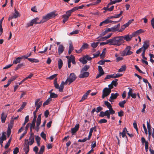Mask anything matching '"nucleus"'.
Here are the masks:
<instances>
[{"label": "nucleus", "instance_id": "nucleus-9", "mask_svg": "<svg viewBox=\"0 0 154 154\" xmlns=\"http://www.w3.org/2000/svg\"><path fill=\"white\" fill-rule=\"evenodd\" d=\"M98 69L99 73L97 74V76L96 77V79H98L104 74V72L103 71L101 66H98Z\"/></svg>", "mask_w": 154, "mask_h": 154}, {"label": "nucleus", "instance_id": "nucleus-21", "mask_svg": "<svg viewBox=\"0 0 154 154\" xmlns=\"http://www.w3.org/2000/svg\"><path fill=\"white\" fill-rule=\"evenodd\" d=\"M36 119L35 117H34L32 123L30 124V129L31 132L32 131V129L34 128L35 127Z\"/></svg>", "mask_w": 154, "mask_h": 154}, {"label": "nucleus", "instance_id": "nucleus-30", "mask_svg": "<svg viewBox=\"0 0 154 154\" xmlns=\"http://www.w3.org/2000/svg\"><path fill=\"white\" fill-rule=\"evenodd\" d=\"M54 84L55 87L57 89H59L60 91V87L58 84L57 82V79H55L54 81Z\"/></svg>", "mask_w": 154, "mask_h": 154}, {"label": "nucleus", "instance_id": "nucleus-42", "mask_svg": "<svg viewBox=\"0 0 154 154\" xmlns=\"http://www.w3.org/2000/svg\"><path fill=\"white\" fill-rule=\"evenodd\" d=\"M63 23H64L68 20L69 17L65 16V15H63Z\"/></svg>", "mask_w": 154, "mask_h": 154}, {"label": "nucleus", "instance_id": "nucleus-19", "mask_svg": "<svg viewBox=\"0 0 154 154\" xmlns=\"http://www.w3.org/2000/svg\"><path fill=\"white\" fill-rule=\"evenodd\" d=\"M149 46V42L148 41H146L144 42L143 45L142 47L143 50H146L147 49Z\"/></svg>", "mask_w": 154, "mask_h": 154}, {"label": "nucleus", "instance_id": "nucleus-4", "mask_svg": "<svg viewBox=\"0 0 154 154\" xmlns=\"http://www.w3.org/2000/svg\"><path fill=\"white\" fill-rule=\"evenodd\" d=\"M32 133L30 134L29 140L25 139L24 141V143L28 144L29 145H32L34 142V137Z\"/></svg>", "mask_w": 154, "mask_h": 154}, {"label": "nucleus", "instance_id": "nucleus-56", "mask_svg": "<svg viewBox=\"0 0 154 154\" xmlns=\"http://www.w3.org/2000/svg\"><path fill=\"white\" fill-rule=\"evenodd\" d=\"M144 31L142 29H140L136 31V33H137L138 35H139L140 33L144 32Z\"/></svg>", "mask_w": 154, "mask_h": 154}, {"label": "nucleus", "instance_id": "nucleus-48", "mask_svg": "<svg viewBox=\"0 0 154 154\" xmlns=\"http://www.w3.org/2000/svg\"><path fill=\"white\" fill-rule=\"evenodd\" d=\"M45 146H41L38 154H42L44 150Z\"/></svg>", "mask_w": 154, "mask_h": 154}, {"label": "nucleus", "instance_id": "nucleus-25", "mask_svg": "<svg viewBox=\"0 0 154 154\" xmlns=\"http://www.w3.org/2000/svg\"><path fill=\"white\" fill-rule=\"evenodd\" d=\"M22 57H18L14 60L13 62V64H16L20 63L21 62V60L22 59Z\"/></svg>", "mask_w": 154, "mask_h": 154}, {"label": "nucleus", "instance_id": "nucleus-23", "mask_svg": "<svg viewBox=\"0 0 154 154\" xmlns=\"http://www.w3.org/2000/svg\"><path fill=\"white\" fill-rule=\"evenodd\" d=\"M120 26V25L119 24L117 25H116L113 27H111L112 29V32H115L119 30Z\"/></svg>", "mask_w": 154, "mask_h": 154}, {"label": "nucleus", "instance_id": "nucleus-16", "mask_svg": "<svg viewBox=\"0 0 154 154\" xmlns=\"http://www.w3.org/2000/svg\"><path fill=\"white\" fill-rule=\"evenodd\" d=\"M65 48L63 45H59L58 48V51L59 55L62 53L64 50Z\"/></svg>", "mask_w": 154, "mask_h": 154}, {"label": "nucleus", "instance_id": "nucleus-40", "mask_svg": "<svg viewBox=\"0 0 154 154\" xmlns=\"http://www.w3.org/2000/svg\"><path fill=\"white\" fill-rule=\"evenodd\" d=\"M99 42H93L91 44V46L94 48H96L98 46Z\"/></svg>", "mask_w": 154, "mask_h": 154}, {"label": "nucleus", "instance_id": "nucleus-26", "mask_svg": "<svg viewBox=\"0 0 154 154\" xmlns=\"http://www.w3.org/2000/svg\"><path fill=\"white\" fill-rule=\"evenodd\" d=\"M23 149L25 151L26 154H27L29 151V146L28 144H25Z\"/></svg>", "mask_w": 154, "mask_h": 154}, {"label": "nucleus", "instance_id": "nucleus-62", "mask_svg": "<svg viewBox=\"0 0 154 154\" xmlns=\"http://www.w3.org/2000/svg\"><path fill=\"white\" fill-rule=\"evenodd\" d=\"M18 77V76L17 75H14L11 78H10L9 79L11 80V82L15 80Z\"/></svg>", "mask_w": 154, "mask_h": 154}, {"label": "nucleus", "instance_id": "nucleus-43", "mask_svg": "<svg viewBox=\"0 0 154 154\" xmlns=\"http://www.w3.org/2000/svg\"><path fill=\"white\" fill-rule=\"evenodd\" d=\"M88 97L87 94H85L82 97L81 100H80V102H81L85 100Z\"/></svg>", "mask_w": 154, "mask_h": 154}, {"label": "nucleus", "instance_id": "nucleus-59", "mask_svg": "<svg viewBox=\"0 0 154 154\" xmlns=\"http://www.w3.org/2000/svg\"><path fill=\"white\" fill-rule=\"evenodd\" d=\"M19 152V149L17 147H16L14 150L13 154H17Z\"/></svg>", "mask_w": 154, "mask_h": 154}, {"label": "nucleus", "instance_id": "nucleus-32", "mask_svg": "<svg viewBox=\"0 0 154 154\" xmlns=\"http://www.w3.org/2000/svg\"><path fill=\"white\" fill-rule=\"evenodd\" d=\"M89 45L86 43H84L81 47V48L82 49V51L83 50L87 48H88Z\"/></svg>", "mask_w": 154, "mask_h": 154}, {"label": "nucleus", "instance_id": "nucleus-60", "mask_svg": "<svg viewBox=\"0 0 154 154\" xmlns=\"http://www.w3.org/2000/svg\"><path fill=\"white\" fill-rule=\"evenodd\" d=\"M134 67L139 72L141 73H143V72L139 69L137 65H135Z\"/></svg>", "mask_w": 154, "mask_h": 154}, {"label": "nucleus", "instance_id": "nucleus-27", "mask_svg": "<svg viewBox=\"0 0 154 154\" xmlns=\"http://www.w3.org/2000/svg\"><path fill=\"white\" fill-rule=\"evenodd\" d=\"M14 11L15 13L13 14L12 16L14 18H16L20 16V14L16 9H14Z\"/></svg>", "mask_w": 154, "mask_h": 154}, {"label": "nucleus", "instance_id": "nucleus-49", "mask_svg": "<svg viewBox=\"0 0 154 154\" xmlns=\"http://www.w3.org/2000/svg\"><path fill=\"white\" fill-rule=\"evenodd\" d=\"M0 138L5 140L6 139V137L5 135V133L4 132H3L2 133V136Z\"/></svg>", "mask_w": 154, "mask_h": 154}, {"label": "nucleus", "instance_id": "nucleus-63", "mask_svg": "<svg viewBox=\"0 0 154 154\" xmlns=\"http://www.w3.org/2000/svg\"><path fill=\"white\" fill-rule=\"evenodd\" d=\"M103 109L102 107L99 106L97 108L96 112L97 113L100 112Z\"/></svg>", "mask_w": 154, "mask_h": 154}, {"label": "nucleus", "instance_id": "nucleus-39", "mask_svg": "<svg viewBox=\"0 0 154 154\" xmlns=\"http://www.w3.org/2000/svg\"><path fill=\"white\" fill-rule=\"evenodd\" d=\"M73 12V11H72V10L71 9L67 11L66 12V14H65L64 15L69 17L71 15V13Z\"/></svg>", "mask_w": 154, "mask_h": 154}, {"label": "nucleus", "instance_id": "nucleus-5", "mask_svg": "<svg viewBox=\"0 0 154 154\" xmlns=\"http://www.w3.org/2000/svg\"><path fill=\"white\" fill-rule=\"evenodd\" d=\"M114 113H111L110 111L108 110H107L104 112L103 111L100 112L99 114V116L101 117H103L104 116H106L107 118L109 119L110 118V114L112 115Z\"/></svg>", "mask_w": 154, "mask_h": 154}, {"label": "nucleus", "instance_id": "nucleus-41", "mask_svg": "<svg viewBox=\"0 0 154 154\" xmlns=\"http://www.w3.org/2000/svg\"><path fill=\"white\" fill-rule=\"evenodd\" d=\"M118 81V79H115L114 80L112 81L111 83V84L112 85H114L115 86H116L118 85V82H117Z\"/></svg>", "mask_w": 154, "mask_h": 154}, {"label": "nucleus", "instance_id": "nucleus-3", "mask_svg": "<svg viewBox=\"0 0 154 154\" xmlns=\"http://www.w3.org/2000/svg\"><path fill=\"white\" fill-rule=\"evenodd\" d=\"M77 77L74 73H71L70 74L69 77H68L66 80L65 81L66 82H68L69 84L70 85L71 83L74 81L76 79Z\"/></svg>", "mask_w": 154, "mask_h": 154}, {"label": "nucleus", "instance_id": "nucleus-31", "mask_svg": "<svg viewBox=\"0 0 154 154\" xmlns=\"http://www.w3.org/2000/svg\"><path fill=\"white\" fill-rule=\"evenodd\" d=\"M90 66L88 65H85L81 69L80 72H87L88 69L89 68Z\"/></svg>", "mask_w": 154, "mask_h": 154}, {"label": "nucleus", "instance_id": "nucleus-22", "mask_svg": "<svg viewBox=\"0 0 154 154\" xmlns=\"http://www.w3.org/2000/svg\"><path fill=\"white\" fill-rule=\"evenodd\" d=\"M41 114H39L37 118V121H36V126L38 128V127L40 125L41 122Z\"/></svg>", "mask_w": 154, "mask_h": 154}, {"label": "nucleus", "instance_id": "nucleus-52", "mask_svg": "<svg viewBox=\"0 0 154 154\" xmlns=\"http://www.w3.org/2000/svg\"><path fill=\"white\" fill-rule=\"evenodd\" d=\"M96 126H94V127H92L90 129L89 132L92 133L93 131L96 132L97 131V130L96 129Z\"/></svg>", "mask_w": 154, "mask_h": 154}, {"label": "nucleus", "instance_id": "nucleus-38", "mask_svg": "<svg viewBox=\"0 0 154 154\" xmlns=\"http://www.w3.org/2000/svg\"><path fill=\"white\" fill-rule=\"evenodd\" d=\"M126 102L127 100H124L120 102L119 105L121 107L123 108L124 107V104L126 103Z\"/></svg>", "mask_w": 154, "mask_h": 154}, {"label": "nucleus", "instance_id": "nucleus-55", "mask_svg": "<svg viewBox=\"0 0 154 154\" xmlns=\"http://www.w3.org/2000/svg\"><path fill=\"white\" fill-rule=\"evenodd\" d=\"M145 143V149L146 151L147 152L148 151V142L147 141H146Z\"/></svg>", "mask_w": 154, "mask_h": 154}, {"label": "nucleus", "instance_id": "nucleus-28", "mask_svg": "<svg viewBox=\"0 0 154 154\" xmlns=\"http://www.w3.org/2000/svg\"><path fill=\"white\" fill-rule=\"evenodd\" d=\"M126 131H127V130L126 128H124L123 129L122 132H120L119 134V135H121V134L122 137H124L125 136H126H126Z\"/></svg>", "mask_w": 154, "mask_h": 154}, {"label": "nucleus", "instance_id": "nucleus-24", "mask_svg": "<svg viewBox=\"0 0 154 154\" xmlns=\"http://www.w3.org/2000/svg\"><path fill=\"white\" fill-rule=\"evenodd\" d=\"M7 116L6 114L4 112H2L1 115L2 122L3 123L5 122Z\"/></svg>", "mask_w": 154, "mask_h": 154}, {"label": "nucleus", "instance_id": "nucleus-11", "mask_svg": "<svg viewBox=\"0 0 154 154\" xmlns=\"http://www.w3.org/2000/svg\"><path fill=\"white\" fill-rule=\"evenodd\" d=\"M40 101V99L38 98L35 101V106L37 109H39L42 105V102Z\"/></svg>", "mask_w": 154, "mask_h": 154}, {"label": "nucleus", "instance_id": "nucleus-12", "mask_svg": "<svg viewBox=\"0 0 154 154\" xmlns=\"http://www.w3.org/2000/svg\"><path fill=\"white\" fill-rule=\"evenodd\" d=\"M123 44L125 42L124 40H125L127 42L130 41L132 38L131 35H128L125 36H121Z\"/></svg>", "mask_w": 154, "mask_h": 154}, {"label": "nucleus", "instance_id": "nucleus-10", "mask_svg": "<svg viewBox=\"0 0 154 154\" xmlns=\"http://www.w3.org/2000/svg\"><path fill=\"white\" fill-rule=\"evenodd\" d=\"M104 104L109 109V111H110L111 113H115V111L113 110L112 108V106L110 103L107 101H104Z\"/></svg>", "mask_w": 154, "mask_h": 154}, {"label": "nucleus", "instance_id": "nucleus-29", "mask_svg": "<svg viewBox=\"0 0 154 154\" xmlns=\"http://www.w3.org/2000/svg\"><path fill=\"white\" fill-rule=\"evenodd\" d=\"M107 44H109L110 45H111L110 39L107 40L106 42H102L100 43V45H106Z\"/></svg>", "mask_w": 154, "mask_h": 154}, {"label": "nucleus", "instance_id": "nucleus-61", "mask_svg": "<svg viewBox=\"0 0 154 154\" xmlns=\"http://www.w3.org/2000/svg\"><path fill=\"white\" fill-rule=\"evenodd\" d=\"M118 114L119 116L122 117L124 115V112L122 110H121L118 112Z\"/></svg>", "mask_w": 154, "mask_h": 154}, {"label": "nucleus", "instance_id": "nucleus-57", "mask_svg": "<svg viewBox=\"0 0 154 154\" xmlns=\"http://www.w3.org/2000/svg\"><path fill=\"white\" fill-rule=\"evenodd\" d=\"M41 136L42 138L44 140H46V134L43 132H42L41 134Z\"/></svg>", "mask_w": 154, "mask_h": 154}, {"label": "nucleus", "instance_id": "nucleus-17", "mask_svg": "<svg viewBox=\"0 0 154 154\" xmlns=\"http://www.w3.org/2000/svg\"><path fill=\"white\" fill-rule=\"evenodd\" d=\"M79 126L80 125L79 124H77L74 128H71V131L72 133L74 134L78 130Z\"/></svg>", "mask_w": 154, "mask_h": 154}, {"label": "nucleus", "instance_id": "nucleus-15", "mask_svg": "<svg viewBox=\"0 0 154 154\" xmlns=\"http://www.w3.org/2000/svg\"><path fill=\"white\" fill-rule=\"evenodd\" d=\"M150 120H149V121H147L146 122L147 128L148 131V137L149 138H150L152 134L151 126L150 124Z\"/></svg>", "mask_w": 154, "mask_h": 154}, {"label": "nucleus", "instance_id": "nucleus-51", "mask_svg": "<svg viewBox=\"0 0 154 154\" xmlns=\"http://www.w3.org/2000/svg\"><path fill=\"white\" fill-rule=\"evenodd\" d=\"M133 125L134 128L136 129L137 131H138V129L137 128V123L136 121H134L133 123Z\"/></svg>", "mask_w": 154, "mask_h": 154}, {"label": "nucleus", "instance_id": "nucleus-50", "mask_svg": "<svg viewBox=\"0 0 154 154\" xmlns=\"http://www.w3.org/2000/svg\"><path fill=\"white\" fill-rule=\"evenodd\" d=\"M50 97L51 98H55L57 97V95L53 93L50 94Z\"/></svg>", "mask_w": 154, "mask_h": 154}, {"label": "nucleus", "instance_id": "nucleus-64", "mask_svg": "<svg viewBox=\"0 0 154 154\" xmlns=\"http://www.w3.org/2000/svg\"><path fill=\"white\" fill-rule=\"evenodd\" d=\"M151 24L152 28L154 29V18H153L151 20Z\"/></svg>", "mask_w": 154, "mask_h": 154}, {"label": "nucleus", "instance_id": "nucleus-7", "mask_svg": "<svg viewBox=\"0 0 154 154\" xmlns=\"http://www.w3.org/2000/svg\"><path fill=\"white\" fill-rule=\"evenodd\" d=\"M122 17L119 20L117 21H112L111 20H109L107 18L104 21H102V22H101L99 25L100 26H101L103 25H105L107 24H108L109 23H110L112 22H114L115 23H117L118 22H119L121 21L122 19Z\"/></svg>", "mask_w": 154, "mask_h": 154}, {"label": "nucleus", "instance_id": "nucleus-54", "mask_svg": "<svg viewBox=\"0 0 154 154\" xmlns=\"http://www.w3.org/2000/svg\"><path fill=\"white\" fill-rule=\"evenodd\" d=\"M100 54V52L99 51H97L96 54H93L94 57H93V58H94L95 57H97L99 56Z\"/></svg>", "mask_w": 154, "mask_h": 154}, {"label": "nucleus", "instance_id": "nucleus-2", "mask_svg": "<svg viewBox=\"0 0 154 154\" xmlns=\"http://www.w3.org/2000/svg\"><path fill=\"white\" fill-rule=\"evenodd\" d=\"M56 15L54 12H50L42 17V19L40 21V23H43L50 19L54 17Z\"/></svg>", "mask_w": 154, "mask_h": 154}, {"label": "nucleus", "instance_id": "nucleus-36", "mask_svg": "<svg viewBox=\"0 0 154 154\" xmlns=\"http://www.w3.org/2000/svg\"><path fill=\"white\" fill-rule=\"evenodd\" d=\"M58 66L59 69H60L62 66L63 62L61 59H60L58 61Z\"/></svg>", "mask_w": 154, "mask_h": 154}, {"label": "nucleus", "instance_id": "nucleus-37", "mask_svg": "<svg viewBox=\"0 0 154 154\" xmlns=\"http://www.w3.org/2000/svg\"><path fill=\"white\" fill-rule=\"evenodd\" d=\"M28 60L32 63H38L39 61L38 59L35 58H30V59H28Z\"/></svg>", "mask_w": 154, "mask_h": 154}, {"label": "nucleus", "instance_id": "nucleus-34", "mask_svg": "<svg viewBox=\"0 0 154 154\" xmlns=\"http://www.w3.org/2000/svg\"><path fill=\"white\" fill-rule=\"evenodd\" d=\"M80 61L83 64H85L87 62V61L85 56L80 59Z\"/></svg>", "mask_w": 154, "mask_h": 154}, {"label": "nucleus", "instance_id": "nucleus-6", "mask_svg": "<svg viewBox=\"0 0 154 154\" xmlns=\"http://www.w3.org/2000/svg\"><path fill=\"white\" fill-rule=\"evenodd\" d=\"M111 92V90L108 88H105L102 91V98L103 99L109 95Z\"/></svg>", "mask_w": 154, "mask_h": 154}, {"label": "nucleus", "instance_id": "nucleus-58", "mask_svg": "<svg viewBox=\"0 0 154 154\" xmlns=\"http://www.w3.org/2000/svg\"><path fill=\"white\" fill-rule=\"evenodd\" d=\"M57 75V74H54L48 78V79L50 80H52Z\"/></svg>", "mask_w": 154, "mask_h": 154}, {"label": "nucleus", "instance_id": "nucleus-14", "mask_svg": "<svg viewBox=\"0 0 154 154\" xmlns=\"http://www.w3.org/2000/svg\"><path fill=\"white\" fill-rule=\"evenodd\" d=\"M119 95V94L117 93H112L111 96L110 97L109 100L111 102H113V100L115 99Z\"/></svg>", "mask_w": 154, "mask_h": 154}, {"label": "nucleus", "instance_id": "nucleus-53", "mask_svg": "<svg viewBox=\"0 0 154 154\" xmlns=\"http://www.w3.org/2000/svg\"><path fill=\"white\" fill-rule=\"evenodd\" d=\"M74 48L72 44V43H70L69 44V50L72 51L73 50Z\"/></svg>", "mask_w": 154, "mask_h": 154}, {"label": "nucleus", "instance_id": "nucleus-8", "mask_svg": "<svg viewBox=\"0 0 154 154\" xmlns=\"http://www.w3.org/2000/svg\"><path fill=\"white\" fill-rule=\"evenodd\" d=\"M39 18L38 17H36L33 20H32L29 23H27L26 25L27 27H29L31 26H32L34 24H40V21H38V20Z\"/></svg>", "mask_w": 154, "mask_h": 154}, {"label": "nucleus", "instance_id": "nucleus-45", "mask_svg": "<svg viewBox=\"0 0 154 154\" xmlns=\"http://www.w3.org/2000/svg\"><path fill=\"white\" fill-rule=\"evenodd\" d=\"M11 140V138L9 139L7 143L5 145V148L6 149H7L9 146Z\"/></svg>", "mask_w": 154, "mask_h": 154}, {"label": "nucleus", "instance_id": "nucleus-47", "mask_svg": "<svg viewBox=\"0 0 154 154\" xmlns=\"http://www.w3.org/2000/svg\"><path fill=\"white\" fill-rule=\"evenodd\" d=\"M123 11H121L119 14H115L114 15V18H118L123 13Z\"/></svg>", "mask_w": 154, "mask_h": 154}, {"label": "nucleus", "instance_id": "nucleus-20", "mask_svg": "<svg viewBox=\"0 0 154 154\" xmlns=\"http://www.w3.org/2000/svg\"><path fill=\"white\" fill-rule=\"evenodd\" d=\"M112 35V33H110L108 35H107L106 36H104L103 37H100V38L98 40L99 41H104V40H106V39L109 38Z\"/></svg>", "mask_w": 154, "mask_h": 154}, {"label": "nucleus", "instance_id": "nucleus-44", "mask_svg": "<svg viewBox=\"0 0 154 154\" xmlns=\"http://www.w3.org/2000/svg\"><path fill=\"white\" fill-rule=\"evenodd\" d=\"M51 100V98H48V99L46 101L43 103V106H45V105H48V104L49 102Z\"/></svg>", "mask_w": 154, "mask_h": 154}, {"label": "nucleus", "instance_id": "nucleus-35", "mask_svg": "<svg viewBox=\"0 0 154 154\" xmlns=\"http://www.w3.org/2000/svg\"><path fill=\"white\" fill-rule=\"evenodd\" d=\"M126 69V66L125 65H122L121 66V68L118 70L119 72H122L124 71Z\"/></svg>", "mask_w": 154, "mask_h": 154}, {"label": "nucleus", "instance_id": "nucleus-1", "mask_svg": "<svg viewBox=\"0 0 154 154\" xmlns=\"http://www.w3.org/2000/svg\"><path fill=\"white\" fill-rule=\"evenodd\" d=\"M111 45L120 46L123 44L121 36L114 37L110 39Z\"/></svg>", "mask_w": 154, "mask_h": 154}, {"label": "nucleus", "instance_id": "nucleus-46", "mask_svg": "<svg viewBox=\"0 0 154 154\" xmlns=\"http://www.w3.org/2000/svg\"><path fill=\"white\" fill-rule=\"evenodd\" d=\"M107 122V120L106 119H102L100 120L98 122V123L100 124H102L104 123H106Z\"/></svg>", "mask_w": 154, "mask_h": 154}, {"label": "nucleus", "instance_id": "nucleus-33", "mask_svg": "<svg viewBox=\"0 0 154 154\" xmlns=\"http://www.w3.org/2000/svg\"><path fill=\"white\" fill-rule=\"evenodd\" d=\"M65 83H66L67 82H64L63 81V82H61V83L60 85V92H63V88L64 87V85Z\"/></svg>", "mask_w": 154, "mask_h": 154}, {"label": "nucleus", "instance_id": "nucleus-13", "mask_svg": "<svg viewBox=\"0 0 154 154\" xmlns=\"http://www.w3.org/2000/svg\"><path fill=\"white\" fill-rule=\"evenodd\" d=\"M81 73L79 75L80 78H83L88 77L89 75V73L88 72H80Z\"/></svg>", "mask_w": 154, "mask_h": 154}, {"label": "nucleus", "instance_id": "nucleus-18", "mask_svg": "<svg viewBox=\"0 0 154 154\" xmlns=\"http://www.w3.org/2000/svg\"><path fill=\"white\" fill-rule=\"evenodd\" d=\"M131 47L130 46H127L125 49V50L126 52V55H131L133 54V52L130 51Z\"/></svg>", "mask_w": 154, "mask_h": 154}]
</instances>
